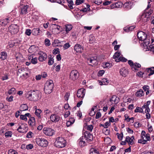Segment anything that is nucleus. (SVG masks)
<instances>
[{
	"label": "nucleus",
	"instance_id": "obj_1",
	"mask_svg": "<svg viewBox=\"0 0 154 154\" xmlns=\"http://www.w3.org/2000/svg\"><path fill=\"white\" fill-rule=\"evenodd\" d=\"M26 97L30 100L36 101L40 98V93L37 90L30 91L26 94Z\"/></svg>",
	"mask_w": 154,
	"mask_h": 154
},
{
	"label": "nucleus",
	"instance_id": "obj_2",
	"mask_svg": "<svg viewBox=\"0 0 154 154\" xmlns=\"http://www.w3.org/2000/svg\"><path fill=\"white\" fill-rule=\"evenodd\" d=\"M54 87L53 81L51 80L48 81L45 84L44 90L47 94L51 93Z\"/></svg>",
	"mask_w": 154,
	"mask_h": 154
},
{
	"label": "nucleus",
	"instance_id": "obj_3",
	"mask_svg": "<svg viewBox=\"0 0 154 154\" xmlns=\"http://www.w3.org/2000/svg\"><path fill=\"white\" fill-rule=\"evenodd\" d=\"M54 144L56 147L62 148L66 146V142L63 138L58 137L56 139Z\"/></svg>",
	"mask_w": 154,
	"mask_h": 154
},
{
	"label": "nucleus",
	"instance_id": "obj_4",
	"mask_svg": "<svg viewBox=\"0 0 154 154\" xmlns=\"http://www.w3.org/2000/svg\"><path fill=\"white\" fill-rule=\"evenodd\" d=\"M36 142L38 145L42 147H45L48 144L47 140L44 138H37L36 139Z\"/></svg>",
	"mask_w": 154,
	"mask_h": 154
},
{
	"label": "nucleus",
	"instance_id": "obj_5",
	"mask_svg": "<svg viewBox=\"0 0 154 154\" xmlns=\"http://www.w3.org/2000/svg\"><path fill=\"white\" fill-rule=\"evenodd\" d=\"M128 63L133 71H137L138 70V69L141 67L140 64L137 63H134L131 60H129L128 61Z\"/></svg>",
	"mask_w": 154,
	"mask_h": 154
},
{
	"label": "nucleus",
	"instance_id": "obj_6",
	"mask_svg": "<svg viewBox=\"0 0 154 154\" xmlns=\"http://www.w3.org/2000/svg\"><path fill=\"white\" fill-rule=\"evenodd\" d=\"M79 76V73L78 71L76 70H73L72 71L70 74V79L73 81H75L77 79Z\"/></svg>",
	"mask_w": 154,
	"mask_h": 154
},
{
	"label": "nucleus",
	"instance_id": "obj_7",
	"mask_svg": "<svg viewBox=\"0 0 154 154\" xmlns=\"http://www.w3.org/2000/svg\"><path fill=\"white\" fill-rule=\"evenodd\" d=\"M27 72V70L26 68H21L18 69L17 74L20 76H23L24 78H27L28 76V74Z\"/></svg>",
	"mask_w": 154,
	"mask_h": 154
},
{
	"label": "nucleus",
	"instance_id": "obj_8",
	"mask_svg": "<svg viewBox=\"0 0 154 154\" xmlns=\"http://www.w3.org/2000/svg\"><path fill=\"white\" fill-rule=\"evenodd\" d=\"M43 131L45 134L49 136L52 135L54 133V131L53 129L48 128H44L43 130Z\"/></svg>",
	"mask_w": 154,
	"mask_h": 154
},
{
	"label": "nucleus",
	"instance_id": "obj_9",
	"mask_svg": "<svg viewBox=\"0 0 154 154\" xmlns=\"http://www.w3.org/2000/svg\"><path fill=\"white\" fill-rule=\"evenodd\" d=\"M9 30L12 34H16L18 31L17 26L15 25H12L10 26Z\"/></svg>",
	"mask_w": 154,
	"mask_h": 154
},
{
	"label": "nucleus",
	"instance_id": "obj_10",
	"mask_svg": "<svg viewBox=\"0 0 154 154\" xmlns=\"http://www.w3.org/2000/svg\"><path fill=\"white\" fill-rule=\"evenodd\" d=\"M85 89L82 88L79 89L77 93V97L80 98H83L85 95Z\"/></svg>",
	"mask_w": 154,
	"mask_h": 154
},
{
	"label": "nucleus",
	"instance_id": "obj_11",
	"mask_svg": "<svg viewBox=\"0 0 154 154\" xmlns=\"http://www.w3.org/2000/svg\"><path fill=\"white\" fill-rule=\"evenodd\" d=\"M137 37L140 41H144L147 38L146 34L144 32L140 31L137 33Z\"/></svg>",
	"mask_w": 154,
	"mask_h": 154
},
{
	"label": "nucleus",
	"instance_id": "obj_12",
	"mask_svg": "<svg viewBox=\"0 0 154 154\" xmlns=\"http://www.w3.org/2000/svg\"><path fill=\"white\" fill-rule=\"evenodd\" d=\"M39 56L38 57V60L42 62L45 60L47 57V54L42 51H40L38 53Z\"/></svg>",
	"mask_w": 154,
	"mask_h": 154
},
{
	"label": "nucleus",
	"instance_id": "obj_13",
	"mask_svg": "<svg viewBox=\"0 0 154 154\" xmlns=\"http://www.w3.org/2000/svg\"><path fill=\"white\" fill-rule=\"evenodd\" d=\"M84 137L88 140L91 141L93 139L92 134L88 131H85L84 132Z\"/></svg>",
	"mask_w": 154,
	"mask_h": 154
},
{
	"label": "nucleus",
	"instance_id": "obj_14",
	"mask_svg": "<svg viewBox=\"0 0 154 154\" xmlns=\"http://www.w3.org/2000/svg\"><path fill=\"white\" fill-rule=\"evenodd\" d=\"M50 119L53 122H58L60 119V116L56 114H53L50 116Z\"/></svg>",
	"mask_w": 154,
	"mask_h": 154
},
{
	"label": "nucleus",
	"instance_id": "obj_15",
	"mask_svg": "<svg viewBox=\"0 0 154 154\" xmlns=\"http://www.w3.org/2000/svg\"><path fill=\"white\" fill-rule=\"evenodd\" d=\"M119 73L122 76L125 77L128 74V71L125 67H123L120 69Z\"/></svg>",
	"mask_w": 154,
	"mask_h": 154
},
{
	"label": "nucleus",
	"instance_id": "obj_16",
	"mask_svg": "<svg viewBox=\"0 0 154 154\" xmlns=\"http://www.w3.org/2000/svg\"><path fill=\"white\" fill-rule=\"evenodd\" d=\"M25 124H22L20 125L17 129V131L20 133H24V131L27 128Z\"/></svg>",
	"mask_w": 154,
	"mask_h": 154
},
{
	"label": "nucleus",
	"instance_id": "obj_17",
	"mask_svg": "<svg viewBox=\"0 0 154 154\" xmlns=\"http://www.w3.org/2000/svg\"><path fill=\"white\" fill-rule=\"evenodd\" d=\"M134 139V137L132 136L131 137L129 136H127L126 138L125 141L127 142L129 145H132L134 143L133 140Z\"/></svg>",
	"mask_w": 154,
	"mask_h": 154
},
{
	"label": "nucleus",
	"instance_id": "obj_18",
	"mask_svg": "<svg viewBox=\"0 0 154 154\" xmlns=\"http://www.w3.org/2000/svg\"><path fill=\"white\" fill-rule=\"evenodd\" d=\"M74 49L76 52L81 53L82 52L83 48L79 44H77L74 46Z\"/></svg>",
	"mask_w": 154,
	"mask_h": 154
},
{
	"label": "nucleus",
	"instance_id": "obj_19",
	"mask_svg": "<svg viewBox=\"0 0 154 154\" xmlns=\"http://www.w3.org/2000/svg\"><path fill=\"white\" fill-rule=\"evenodd\" d=\"M85 138L83 137H82L78 140L79 145L80 146H84L85 145Z\"/></svg>",
	"mask_w": 154,
	"mask_h": 154
},
{
	"label": "nucleus",
	"instance_id": "obj_20",
	"mask_svg": "<svg viewBox=\"0 0 154 154\" xmlns=\"http://www.w3.org/2000/svg\"><path fill=\"white\" fill-rule=\"evenodd\" d=\"M54 47L62 46L63 45L61 42L58 39L54 40L52 43Z\"/></svg>",
	"mask_w": 154,
	"mask_h": 154
},
{
	"label": "nucleus",
	"instance_id": "obj_21",
	"mask_svg": "<svg viewBox=\"0 0 154 154\" xmlns=\"http://www.w3.org/2000/svg\"><path fill=\"white\" fill-rule=\"evenodd\" d=\"M120 53L118 52H116L114 54L113 57L115 59V61L117 62H119L120 59Z\"/></svg>",
	"mask_w": 154,
	"mask_h": 154
},
{
	"label": "nucleus",
	"instance_id": "obj_22",
	"mask_svg": "<svg viewBox=\"0 0 154 154\" xmlns=\"http://www.w3.org/2000/svg\"><path fill=\"white\" fill-rule=\"evenodd\" d=\"M29 6L27 5L23 6L21 8V13L22 14H26L27 13V9Z\"/></svg>",
	"mask_w": 154,
	"mask_h": 154
},
{
	"label": "nucleus",
	"instance_id": "obj_23",
	"mask_svg": "<svg viewBox=\"0 0 154 154\" xmlns=\"http://www.w3.org/2000/svg\"><path fill=\"white\" fill-rule=\"evenodd\" d=\"M150 14L149 13H146L145 15H143L142 16L143 21L144 22H146L149 20Z\"/></svg>",
	"mask_w": 154,
	"mask_h": 154
},
{
	"label": "nucleus",
	"instance_id": "obj_24",
	"mask_svg": "<svg viewBox=\"0 0 154 154\" xmlns=\"http://www.w3.org/2000/svg\"><path fill=\"white\" fill-rule=\"evenodd\" d=\"M119 98L116 96L113 95L112 96L111 98H110L109 101L110 102H114L115 103H117L119 102Z\"/></svg>",
	"mask_w": 154,
	"mask_h": 154
},
{
	"label": "nucleus",
	"instance_id": "obj_25",
	"mask_svg": "<svg viewBox=\"0 0 154 154\" xmlns=\"http://www.w3.org/2000/svg\"><path fill=\"white\" fill-rule=\"evenodd\" d=\"M28 123L29 125L32 126H34L35 124V118L33 117L30 118L28 121Z\"/></svg>",
	"mask_w": 154,
	"mask_h": 154
},
{
	"label": "nucleus",
	"instance_id": "obj_26",
	"mask_svg": "<svg viewBox=\"0 0 154 154\" xmlns=\"http://www.w3.org/2000/svg\"><path fill=\"white\" fill-rule=\"evenodd\" d=\"M7 56V54L6 52H2L0 53V59L2 60H4L6 59Z\"/></svg>",
	"mask_w": 154,
	"mask_h": 154
},
{
	"label": "nucleus",
	"instance_id": "obj_27",
	"mask_svg": "<svg viewBox=\"0 0 154 154\" xmlns=\"http://www.w3.org/2000/svg\"><path fill=\"white\" fill-rule=\"evenodd\" d=\"M132 5V2H128L125 3L124 5V8L127 9H131Z\"/></svg>",
	"mask_w": 154,
	"mask_h": 154
},
{
	"label": "nucleus",
	"instance_id": "obj_28",
	"mask_svg": "<svg viewBox=\"0 0 154 154\" xmlns=\"http://www.w3.org/2000/svg\"><path fill=\"white\" fill-rule=\"evenodd\" d=\"M30 114L29 113H27L25 114L24 115H21L20 116V119L24 120L25 121H27V120L26 117H30Z\"/></svg>",
	"mask_w": 154,
	"mask_h": 154
},
{
	"label": "nucleus",
	"instance_id": "obj_29",
	"mask_svg": "<svg viewBox=\"0 0 154 154\" xmlns=\"http://www.w3.org/2000/svg\"><path fill=\"white\" fill-rule=\"evenodd\" d=\"M144 42L142 43L144 47H147L149 46V44L150 43V40L148 38H146L145 40L143 41Z\"/></svg>",
	"mask_w": 154,
	"mask_h": 154
},
{
	"label": "nucleus",
	"instance_id": "obj_30",
	"mask_svg": "<svg viewBox=\"0 0 154 154\" xmlns=\"http://www.w3.org/2000/svg\"><path fill=\"white\" fill-rule=\"evenodd\" d=\"M122 5L123 4L122 2H119L113 4L112 7H113V8H120L122 6Z\"/></svg>",
	"mask_w": 154,
	"mask_h": 154
},
{
	"label": "nucleus",
	"instance_id": "obj_31",
	"mask_svg": "<svg viewBox=\"0 0 154 154\" xmlns=\"http://www.w3.org/2000/svg\"><path fill=\"white\" fill-rule=\"evenodd\" d=\"M86 123L85 124V126H84L85 128V129H87V130H88L90 132H91L93 128V126L92 125H87Z\"/></svg>",
	"mask_w": 154,
	"mask_h": 154
},
{
	"label": "nucleus",
	"instance_id": "obj_32",
	"mask_svg": "<svg viewBox=\"0 0 154 154\" xmlns=\"http://www.w3.org/2000/svg\"><path fill=\"white\" fill-rule=\"evenodd\" d=\"M28 106L26 104H22L20 107V110L21 111H23L27 110L28 109Z\"/></svg>",
	"mask_w": 154,
	"mask_h": 154
},
{
	"label": "nucleus",
	"instance_id": "obj_33",
	"mask_svg": "<svg viewBox=\"0 0 154 154\" xmlns=\"http://www.w3.org/2000/svg\"><path fill=\"white\" fill-rule=\"evenodd\" d=\"M66 32V33H68L69 31L71 30L72 28V26L71 24H67L65 25Z\"/></svg>",
	"mask_w": 154,
	"mask_h": 154
},
{
	"label": "nucleus",
	"instance_id": "obj_34",
	"mask_svg": "<svg viewBox=\"0 0 154 154\" xmlns=\"http://www.w3.org/2000/svg\"><path fill=\"white\" fill-rule=\"evenodd\" d=\"M40 29L39 28H34L32 30V33L33 35H38Z\"/></svg>",
	"mask_w": 154,
	"mask_h": 154
},
{
	"label": "nucleus",
	"instance_id": "obj_35",
	"mask_svg": "<svg viewBox=\"0 0 154 154\" xmlns=\"http://www.w3.org/2000/svg\"><path fill=\"white\" fill-rule=\"evenodd\" d=\"M90 154H100L99 151L94 148H91L90 150Z\"/></svg>",
	"mask_w": 154,
	"mask_h": 154
},
{
	"label": "nucleus",
	"instance_id": "obj_36",
	"mask_svg": "<svg viewBox=\"0 0 154 154\" xmlns=\"http://www.w3.org/2000/svg\"><path fill=\"white\" fill-rule=\"evenodd\" d=\"M42 112V110L39 109H36L35 112V115L37 116L38 118H41L40 114Z\"/></svg>",
	"mask_w": 154,
	"mask_h": 154
},
{
	"label": "nucleus",
	"instance_id": "obj_37",
	"mask_svg": "<svg viewBox=\"0 0 154 154\" xmlns=\"http://www.w3.org/2000/svg\"><path fill=\"white\" fill-rule=\"evenodd\" d=\"M147 71L149 73V75H150L154 74V67H152L147 69Z\"/></svg>",
	"mask_w": 154,
	"mask_h": 154
},
{
	"label": "nucleus",
	"instance_id": "obj_38",
	"mask_svg": "<svg viewBox=\"0 0 154 154\" xmlns=\"http://www.w3.org/2000/svg\"><path fill=\"white\" fill-rule=\"evenodd\" d=\"M143 95V92L142 90H140L139 91H137L136 94V96L139 97H141Z\"/></svg>",
	"mask_w": 154,
	"mask_h": 154
},
{
	"label": "nucleus",
	"instance_id": "obj_39",
	"mask_svg": "<svg viewBox=\"0 0 154 154\" xmlns=\"http://www.w3.org/2000/svg\"><path fill=\"white\" fill-rule=\"evenodd\" d=\"M36 51V48L34 46H31L28 49V51L30 53H32Z\"/></svg>",
	"mask_w": 154,
	"mask_h": 154
},
{
	"label": "nucleus",
	"instance_id": "obj_40",
	"mask_svg": "<svg viewBox=\"0 0 154 154\" xmlns=\"http://www.w3.org/2000/svg\"><path fill=\"white\" fill-rule=\"evenodd\" d=\"M67 2L68 3V6L70 9H73V2L72 0H67Z\"/></svg>",
	"mask_w": 154,
	"mask_h": 154
},
{
	"label": "nucleus",
	"instance_id": "obj_41",
	"mask_svg": "<svg viewBox=\"0 0 154 154\" xmlns=\"http://www.w3.org/2000/svg\"><path fill=\"white\" fill-rule=\"evenodd\" d=\"M16 92V89L14 88H13L10 89L8 91V93L10 94H14Z\"/></svg>",
	"mask_w": 154,
	"mask_h": 154
},
{
	"label": "nucleus",
	"instance_id": "obj_42",
	"mask_svg": "<svg viewBox=\"0 0 154 154\" xmlns=\"http://www.w3.org/2000/svg\"><path fill=\"white\" fill-rule=\"evenodd\" d=\"M134 112L142 113L143 112V109L142 108L137 107L136 109L134 110Z\"/></svg>",
	"mask_w": 154,
	"mask_h": 154
},
{
	"label": "nucleus",
	"instance_id": "obj_43",
	"mask_svg": "<svg viewBox=\"0 0 154 154\" xmlns=\"http://www.w3.org/2000/svg\"><path fill=\"white\" fill-rule=\"evenodd\" d=\"M116 135L117 136V137L119 140H122L123 136V132H121L120 134L117 133L116 134Z\"/></svg>",
	"mask_w": 154,
	"mask_h": 154
},
{
	"label": "nucleus",
	"instance_id": "obj_44",
	"mask_svg": "<svg viewBox=\"0 0 154 154\" xmlns=\"http://www.w3.org/2000/svg\"><path fill=\"white\" fill-rule=\"evenodd\" d=\"M135 27L134 26H131L129 27L125 28L124 29V30L126 32H128L129 31L132 30Z\"/></svg>",
	"mask_w": 154,
	"mask_h": 154
},
{
	"label": "nucleus",
	"instance_id": "obj_45",
	"mask_svg": "<svg viewBox=\"0 0 154 154\" xmlns=\"http://www.w3.org/2000/svg\"><path fill=\"white\" fill-rule=\"evenodd\" d=\"M51 26L52 28H54L53 29H57L58 30L60 29V27L59 26L56 24H52L51 25Z\"/></svg>",
	"mask_w": 154,
	"mask_h": 154
},
{
	"label": "nucleus",
	"instance_id": "obj_46",
	"mask_svg": "<svg viewBox=\"0 0 154 154\" xmlns=\"http://www.w3.org/2000/svg\"><path fill=\"white\" fill-rule=\"evenodd\" d=\"M54 63V60L53 58L50 57L48 62V64L49 65H51L53 64Z\"/></svg>",
	"mask_w": 154,
	"mask_h": 154
},
{
	"label": "nucleus",
	"instance_id": "obj_47",
	"mask_svg": "<svg viewBox=\"0 0 154 154\" xmlns=\"http://www.w3.org/2000/svg\"><path fill=\"white\" fill-rule=\"evenodd\" d=\"M12 135V132L11 131H8L5 133V136L6 137H11Z\"/></svg>",
	"mask_w": 154,
	"mask_h": 154
},
{
	"label": "nucleus",
	"instance_id": "obj_48",
	"mask_svg": "<svg viewBox=\"0 0 154 154\" xmlns=\"http://www.w3.org/2000/svg\"><path fill=\"white\" fill-rule=\"evenodd\" d=\"M45 44L47 46H49L51 45L50 41L48 38H46L45 41Z\"/></svg>",
	"mask_w": 154,
	"mask_h": 154
},
{
	"label": "nucleus",
	"instance_id": "obj_49",
	"mask_svg": "<svg viewBox=\"0 0 154 154\" xmlns=\"http://www.w3.org/2000/svg\"><path fill=\"white\" fill-rule=\"evenodd\" d=\"M150 101H148L146 103L144 104L143 106L142 107V108H146L149 107V106L150 104Z\"/></svg>",
	"mask_w": 154,
	"mask_h": 154
},
{
	"label": "nucleus",
	"instance_id": "obj_50",
	"mask_svg": "<svg viewBox=\"0 0 154 154\" xmlns=\"http://www.w3.org/2000/svg\"><path fill=\"white\" fill-rule=\"evenodd\" d=\"M33 135V134L32 132L29 131L27 133L26 137L28 138H31L32 137Z\"/></svg>",
	"mask_w": 154,
	"mask_h": 154
},
{
	"label": "nucleus",
	"instance_id": "obj_51",
	"mask_svg": "<svg viewBox=\"0 0 154 154\" xmlns=\"http://www.w3.org/2000/svg\"><path fill=\"white\" fill-rule=\"evenodd\" d=\"M84 1V0H76L75 4L76 5H78L83 3Z\"/></svg>",
	"mask_w": 154,
	"mask_h": 154
},
{
	"label": "nucleus",
	"instance_id": "obj_52",
	"mask_svg": "<svg viewBox=\"0 0 154 154\" xmlns=\"http://www.w3.org/2000/svg\"><path fill=\"white\" fill-rule=\"evenodd\" d=\"M15 45V43L12 41H10L8 43V46L9 47V48L13 47Z\"/></svg>",
	"mask_w": 154,
	"mask_h": 154
},
{
	"label": "nucleus",
	"instance_id": "obj_53",
	"mask_svg": "<svg viewBox=\"0 0 154 154\" xmlns=\"http://www.w3.org/2000/svg\"><path fill=\"white\" fill-rule=\"evenodd\" d=\"M7 23V22L4 19L0 21V24L2 26H5Z\"/></svg>",
	"mask_w": 154,
	"mask_h": 154
},
{
	"label": "nucleus",
	"instance_id": "obj_54",
	"mask_svg": "<svg viewBox=\"0 0 154 154\" xmlns=\"http://www.w3.org/2000/svg\"><path fill=\"white\" fill-rule=\"evenodd\" d=\"M8 154H18L17 151L14 150L10 149L8 152Z\"/></svg>",
	"mask_w": 154,
	"mask_h": 154
},
{
	"label": "nucleus",
	"instance_id": "obj_55",
	"mask_svg": "<svg viewBox=\"0 0 154 154\" xmlns=\"http://www.w3.org/2000/svg\"><path fill=\"white\" fill-rule=\"evenodd\" d=\"M31 63L34 64H35L37 63V58L36 57L33 58L31 61Z\"/></svg>",
	"mask_w": 154,
	"mask_h": 154
},
{
	"label": "nucleus",
	"instance_id": "obj_56",
	"mask_svg": "<svg viewBox=\"0 0 154 154\" xmlns=\"http://www.w3.org/2000/svg\"><path fill=\"white\" fill-rule=\"evenodd\" d=\"M90 7V5H87V8H84L82 9V11L83 12H86L88 11L90 9L89 8Z\"/></svg>",
	"mask_w": 154,
	"mask_h": 154
},
{
	"label": "nucleus",
	"instance_id": "obj_57",
	"mask_svg": "<svg viewBox=\"0 0 154 154\" xmlns=\"http://www.w3.org/2000/svg\"><path fill=\"white\" fill-rule=\"evenodd\" d=\"M102 82L103 83V85H106L109 82V81L106 78H103L102 79Z\"/></svg>",
	"mask_w": 154,
	"mask_h": 154
},
{
	"label": "nucleus",
	"instance_id": "obj_58",
	"mask_svg": "<svg viewBox=\"0 0 154 154\" xmlns=\"http://www.w3.org/2000/svg\"><path fill=\"white\" fill-rule=\"evenodd\" d=\"M70 96V93L67 92L64 96V99L66 100H68Z\"/></svg>",
	"mask_w": 154,
	"mask_h": 154
},
{
	"label": "nucleus",
	"instance_id": "obj_59",
	"mask_svg": "<svg viewBox=\"0 0 154 154\" xmlns=\"http://www.w3.org/2000/svg\"><path fill=\"white\" fill-rule=\"evenodd\" d=\"M70 46L69 43H67L64 45L63 46V48L64 49H66L69 48Z\"/></svg>",
	"mask_w": 154,
	"mask_h": 154
},
{
	"label": "nucleus",
	"instance_id": "obj_60",
	"mask_svg": "<svg viewBox=\"0 0 154 154\" xmlns=\"http://www.w3.org/2000/svg\"><path fill=\"white\" fill-rule=\"evenodd\" d=\"M153 152L151 151H145L141 153V154H153Z\"/></svg>",
	"mask_w": 154,
	"mask_h": 154
},
{
	"label": "nucleus",
	"instance_id": "obj_61",
	"mask_svg": "<svg viewBox=\"0 0 154 154\" xmlns=\"http://www.w3.org/2000/svg\"><path fill=\"white\" fill-rule=\"evenodd\" d=\"M127 61V59L124 57L121 56L120 57V59L119 62L121 61L123 62H126Z\"/></svg>",
	"mask_w": 154,
	"mask_h": 154
},
{
	"label": "nucleus",
	"instance_id": "obj_62",
	"mask_svg": "<svg viewBox=\"0 0 154 154\" xmlns=\"http://www.w3.org/2000/svg\"><path fill=\"white\" fill-rule=\"evenodd\" d=\"M8 79V76L6 74L4 75L2 77V79L3 81L5 80Z\"/></svg>",
	"mask_w": 154,
	"mask_h": 154
},
{
	"label": "nucleus",
	"instance_id": "obj_63",
	"mask_svg": "<svg viewBox=\"0 0 154 154\" xmlns=\"http://www.w3.org/2000/svg\"><path fill=\"white\" fill-rule=\"evenodd\" d=\"M13 96H11L10 97H8L7 98V100L9 102H11L13 100Z\"/></svg>",
	"mask_w": 154,
	"mask_h": 154
},
{
	"label": "nucleus",
	"instance_id": "obj_64",
	"mask_svg": "<svg viewBox=\"0 0 154 154\" xmlns=\"http://www.w3.org/2000/svg\"><path fill=\"white\" fill-rule=\"evenodd\" d=\"M31 33V30L30 29H28L26 30L25 33L26 35L28 36H29Z\"/></svg>",
	"mask_w": 154,
	"mask_h": 154
}]
</instances>
